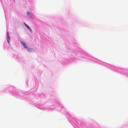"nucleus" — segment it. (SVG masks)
I'll return each instance as SVG.
<instances>
[{
	"label": "nucleus",
	"mask_w": 128,
	"mask_h": 128,
	"mask_svg": "<svg viewBox=\"0 0 128 128\" xmlns=\"http://www.w3.org/2000/svg\"><path fill=\"white\" fill-rule=\"evenodd\" d=\"M27 15L29 17L32 18H34V17L32 14L29 12H28L27 13Z\"/></svg>",
	"instance_id": "1"
},
{
	"label": "nucleus",
	"mask_w": 128,
	"mask_h": 128,
	"mask_svg": "<svg viewBox=\"0 0 128 128\" xmlns=\"http://www.w3.org/2000/svg\"><path fill=\"white\" fill-rule=\"evenodd\" d=\"M10 37L9 36L8 32H7V41L8 43H10Z\"/></svg>",
	"instance_id": "2"
},
{
	"label": "nucleus",
	"mask_w": 128,
	"mask_h": 128,
	"mask_svg": "<svg viewBox=\"0 0 128 128\" xmlns=\"http://www.w3.org/2000/svg\"><path fill=\"white\" fill-rule=\"evenodd\" d=\"M20 42L24 48H28L27 46L26 45V44L25 43L21 42Z\"/></svg>",
	"instance_id": "3"
},
{
	"label": "nucleus",
	"mask_w": 128,
	"mask_h": 128,
	"mask_svg": "<svg viewBox=\"0 0 128 128\" xmlns=\"http://www.w3.org/2000/svg\"><path fill=\"white\" fill-rule=\"evenodd\" d=\"M26 26L27 28L29 30L30 32H32V30L31 28H30V27L28 25H26Z\"/></svg>",
	"instance_id": "4"
},
{
	"label": "nucleus",
	"mask_w": 128,
	"mask_h": 128,
	"mask_svg": "<svg viewBox=\"0 0 128 128\" xmlns=\"http://www.w3.org/2000/svg\"><path fill=\"white\" fill-rule=\"evenodd\" d=\"M28 51L30 52H31L32 51V49L30 48H26Z\"/></svg>",
	"instance_id": "5"
},
{
	"label": "nucleus",
	"mask_w": 128,
	"mask_h": 128,
	"mask_svg": "<svg viewBox=\"0 0 128 128\" xmlns=\"http://www.w3.org/2000/svg\"><path fill=\"white\" fill-rule=\"evenodd\" d=\"M24 24L26 26V25H27L25 23H24Z\"/></svg>",
	"instance_id": "6"
}]
</instances>
